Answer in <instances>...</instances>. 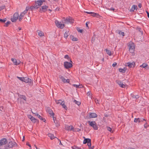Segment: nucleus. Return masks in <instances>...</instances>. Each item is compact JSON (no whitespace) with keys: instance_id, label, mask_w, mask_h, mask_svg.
I'll list each match as a JSON object with an SVG mask.
<instances>
[{"instance_id":"obj_1","label":"nucleus","mask_w":149,"mask_h":149,"mask_svg":"<svg viewBox=\"0 0 149 149\" xmlns=\"http://www.w3.org/2000/svg\"><path fill=\"white\" fill-rule=\"evenodd\" d=\"M44 0H38L36 1L35 3L33 5V6H31L30 7V9H36L38 8L42 4L43 2H44Z\"/></svg>"},{"instance_id":"obj_2","label":"nucleus","mask_w":149,"mask_h":149,"mask_svg":"<svg viewBox=\"0 0 149 149\" xmlns=\"http://www.w3.org/2000/svg\"><path fill=\"white\" fill-rule=\"evenodd\" d=\"M128 47L129 52L131 53H133L135 51L134 44L132 42H130L128 43Z\"/></svg>"},{"instance_id":"obj_3","label":"nucleus","mask_w":149,"mask_h":149,"mask_svg":"<svg viewBox=\"0 0 149 149\" xmlns=\"http://www.w3.org/2000/svg\"><path fill=\"white\" fill-rule=\"evenodd\" d=\"M89 125L92 127L94 130H97L98 129V127L95 121H88V122Z\"/></svg>"},{"instance_id":"obj_4","label":"nucleus","mask_w":149,"mask_h":149,"mask_svg":"<svg viewBox=\"0 0 149 149\" xmlns=\"http://www.w3.org/2000/svg\"><path fill=\"white\" fill-rule=\"evenodd\" d=\"M64 22L66 24H68L69 23H72L74 22V20L72 18L70 17H67L66 18H64Z\"/></svg>"},{"instance_id":"obj_5","label":"nucleus","mask_w":149,"mask_h":149,"mask_svg":"<svg viewBox=\"0 0 149 149\" xmlns=\"http://www.w3.org/2000/svg\"><path fill=\"white\" fill-rule=\"evenodd\" d=\"M71 63L66 61L64 62V64L65 67L66 69L70 68L72 66V61L70 60Z\"/></svg>"},{"instance_id":"obj_6","label":"nucleus","mask_w":149,"mask_h":149,"mask_svg":"<svg viewBox=\"0 0 149 149\" xmlns=\"http://www.w3.org/2000/svg\"><path fill=\"white\" fill-rule=\"evenodd\" d=\"M19 14L17 13H15L13 15V17L11 18V21L13 22H15L18 19Z\"/></svg>"},{"instance_id":"obj_7","label":"nucleus","mask_w":149,"mask_h":149,"mask_svg":"<svg viewBox=\"0 0 149 149\" xmlns=\"http://www.w3.org/2000/svg\"><path fill=\"white\" fill-rule=\"evenodd\" d=\"M55 22L56 25L58 28L62 29L64 26V24H61V22H58L57 20H56Z\"/></svg>"},{"instance_id":"obj_8","label":"nucleus","mask_w":149,"mask_h":149,"mask_svg":"<svg viewBox=\"0 0 149 149\" xmlns=\"http://www.w3.org/2000/svg\"><path fill=\"white\" fill-rule=\"evenodd\" d=\"M28 10H25L23 12L21 13L18 16V19L19 21H20L23 19L25 14L27 12Z\"/></svg>"},{"instance_id":"obj_9","label":"nucleus","mask_w":149,"mask_h":149,"mask_svg":"<svg viewBox=\"0 0 149 149\" xmlns=\"http://www.w3.org/2000/svg\"><path fill=\"white\" fill-rule=\"evenodd\" d=\"M144 121H146V120L142 118H135L134 119V122L136 123H140L143 122Z\"/></svg>"},{"instance_id":"obj_10","label":"nucleus","mask_w":149,"mask_h":149,"mask_svg":"<svg viewBox=\"0 0 149 149\" xmlns=\"http://www.w3.org/2000/svg\"><path fill=\"white\" fill-rule=\"evenodd\" d=\"M8 141L6 139H3L0 140V146L6 144L7 143Z\"/></svg>"},{"instance_id":"obj_11","label":"nucleus","mask_w":149,"mask_h":149,"mask_svg":"<svg viewBox=\"0 0 149 149\" xmlns=\"http://www.w3.org/2000/svg\"><path fill=\"white\" fill-rule=\"evenodd\" d=\"M59 77L64 83H69L70 82V80L69 79H65L61 75H59Z\"/></svg>"},{"instance_id":"obj_12","label":"nucleus","mask_w":149,"mask_h":149,"mask_svg":"<svg viewBox=\"0 0 149 149\" xmlns=\"http://www.w3.org/2000/svg\"><path fill=\"white\" fill-rule=\"evenodd\" d=\"M116 82L119 85L121 88H124L125 87L126 85L123 84V82L120 81L116 80Z\"/></svg>"},{"instance_id":"obj_13","label":"nucleus","mask_w":149,"mask_h":149,"mask_svg":"<svg viewBox=\"0 0 149 149\" xmlns=\"http://www.w3.org/2000/svg\"><path fill=\"white\" fill-rule=\"evenodd\" d=\"M11 60L13 62L14 64L15 65H18L20 63L19 60H16L15 58H12Z\"/></svg>"},{"instance_id":"obj_14","label":"nucleus","mask_w":149,"mask_h":149,"mask_svg":"<svg viewBox=\"0 0 149 149\" xmlns=\"http://www.w3.org/2000/svg\"><path fill=\"white\" fill-rule=\"evenodd\" d=\"M16 145L17 144L15 142L10 141L8 144V146L10 148H12Z\"/></svg>"},{"instance_id":"obj_15","label":"nucleus","mask_w":149,"mask_h":149,"mask_svg":"<svg viewBox=\"0 0 149 149\" xmlns=\"http://www.w3.org/2000/svg\"><path fill=\"white\" fill-rule=\"evenodd\" d=\"M65 129L68 131H71L73 129V127L72 125H66L65 126Z\"/></svg>"},{"instance_id":"obj_16","label":"nucleus","mask_w":149,"mask_h":149,"mask_svg":"<svg viewBox=\"0 0 149 149\" xmlns=\"http://www.w3.org/2000/svg\"><path fill=\"white\" fill-rule=\"evenodd\" d=\"M97 117V114L94 113H89V118H93Z\"/></svg>"},{"instance_id":"obj_17","label":"nucleus","mask_w":149,"mask_h":149,"mask_svg":"<svg viewBox=\"0 0 149 149\" xmlns=\"http://www.w3.org/2000/svg\"><path fill=\"white\" fill-rule=\"evenodd\" d=\"M31 80L30 79L27 77H23V81H24L26 83H28L29 82H31Z\"/></svg>"},{"instance_id":"obj_18","label":"nucleus","mask_w":149,"mask_h":149,"mask_svg":"<svg viewBox=\"0 0 149 149\" xmlns=\"http://www.w3.org/2000/svg\"><path fill=\"white\" fill-rule=\"evenodd\" d=\"M140 67L143 68H145V69H149L148 64L146 63H143L142 65H140Z\"/></svg>"},{"instance_id":"obj_19","label":"nucleus","mask_w":149,"mask_h":149,"mask_svg":"<svg viewBox=\"0 0 149 149\" xmlns=\"http://www.w3.org/2000/svg\"><path fill=\"white\" fill-rule=\"evenodd\" d=\"M22 100L26 101V97L25 96L23 95H20L19 96V97L18 98V100Z\"/></svg>"},{"instance_id":"obj_20","label":"nucleus","mask_w":149,"mask_h":149,"mask_svg":"<svg viewBox=\"0 0 149 149\" xmlns=\"http://www.w3.org/2000/svg\"><path fill=\"white\" fill-rule=\"evenodd\" d=\"M55 101L57 104H60L61 105L62 104L63 102H64L63 101H62L61 100H55Z\"/></svg>"},{"instance_id":"obj_21","label":"nucleus","mask_w":149,"mask_h":149,"mask_svg":"<svg viewBox=\"0 0 149 149\" xmlns=\"http://www.w3.org/2000/svg\"><path fill=\"white\" fill-rule=\"evenodd\" d=\"M84 139L83 142V143L84 144L88 143L89 141H91V140L90 139H85L84 137Z\"/></svg>"},{"instance_id":"obj_22","label":"nucleus","mask_w":149,"mask_h":149,"mask_svg":"<svg viewBox=\"0 0 149 149\" xmlns=\"http://www.w3.org/2000/svg\"><path fill=\"white\" fill-rule=\"evenodd\" d=\"M127 70L126 68H119V71L120 72L122 73H125Z\"/></svg>"},{"instance_id":"obj_23","label":"nucleus","mask_w":149,"mask_h":149,"mask_svg":"<svg viewBox=\"0 0 149 149\" xmlns=\"http://www.w3.org/2000/svg\"><path fill=\"white\" fill-rule=\"evenodd\" d=\"M47 112H48L52 116H53L54 115V114L52 111L51 109H47Z\"/></svg>"},{"instance_id":"obj_24","label":"nucleus","mask_w":149,"mask_h":149,"mask_svg":"<svg viewBox=\"0 0 149 149\" xmlns=\"http://www.w3.org/2000/svg\"><path fill=\"white\" fill-rule=\"evenodd\" d=\"M38 35L40 36H44V33L42 31H37Z\"/></svg>"},{"instance_id":"obj_25","label":"nucleus","mask_w":149,"mask_h":149,"mask_svg":"<svg viewBox=\"0 0 149 149\" xmlns=\"http://www.w3.org/2000/svg\"><path fill=\"white\" fill-rule=\"evenodd\" d=\"M105 50L107 54L109 56H111V52L110 50L107 49H105Z\"/></svg>"},{"instance_id":"obj_26","label":"nucleus","mask_w":149,"mask_h":149,"mask_svg":"<svg viewBox=\"0 0 149 149\" xmlns=\"http://www.w3.org/2000/svg\"><path fill=\"white\" fill-rule=\"evenodd\" d=\"M91 15L93 16L96 17H98L99 16L98 14L92 12L91 13Z\"/></svg>"},{"instance_id":"obj_27","label":"nucleus","mask_w":149,"mask_h":149,"mask_svg":"<svg viewBox=\"0 0 149 149\" xmlns=\"http://www.w3.org/2000/svg\"><path fill=\"white\" fill-rule=\"evenodd\" d=\"M117 32L118 33L120 36H124L125 35L124 33L118 30L117 31Z\"/></svg>"},{"instance_id":"obj_28","label":"nucleus","mask_w":149,"mask_h":149,"mask_svg":"<svg viewBox=\"0 0 149 149\" xmlns=\"http://www.w3.org/2000/svg\"><path fill=\"white\" fill-rule=\"evenodd\" d=\"M73 85L74 87H75L77 88H81L83 87L82 85L81 84H79V85L76 84H73Z\"/></svg>"},{"instance_id":"obj_29","label":"nucleus","mask_w":149,"mask_h":149,"mask_svg":"<svg viewBox=\"0 0 149 149\" xmlns=\"http://www.w3.org/2000/svg\"><path fill=\"white\" fill-rule=\"evenodd\" d=\"M48 136L52 140L53 139L55 138L54 135L51 133L49 134H48Z\"/></svg>"},{"instance_id":"obj_30","label":"nucleus","mask_w":149,"mask_h":149,"mask_svg":"<svg viewBox=\"0 0 149 149\" xmlns=\"http://www.w3.org/2000/svg\"><path fill=\"white\" fill-rule=\"evenodd\" d=\"M69 35V32L68 31H66L64 34V38H67Z\"/></svg>"},{"instance_id":"obj_31","label":"nucleus","mask_w":149,"mask_h":149,"mask_svg":"<svg viewBox=\"0 0 149 149\" xmlns=\"http://www.w3.org/2000/svg\"><path fill=\"white\" fill-rule=\"evenodd\" d=\"M71 38L73 41H77L78 40L77 38L74 37L73 36L71 37Z\"/></svg>"},{"instance_id":"obj_32","label":"nucleus","mask_w":149,"mask_h":149,"mask_svg":"<svg viewBox=\"0 0 149 149\" xmlns=\"http://www.w3.org/2000/svg\"><path fill=\"white\" fill-rule=\"evenodd\" d=\"M107 129L108 131H110L111 132L113 133V130H112L110 127H107Z\"/></svg>"},{"instance_id":"obj_33","label":"nucleus","mask_w":149,"mask_h":149,"mask_svg":"<svg viewBox=\"0 0 149 149\" xmlns=\"http://www.w3.org/2000/svg\"><path fill=\"white\" fill-rule=\"evenodd\" d=\"M32 113L34 114L36 116H37L41 120H42V118L37 113H33L32 112Z\"/></svg>"},{"instance_id":"obj_34","label":"nucleus","mask_w":149,"mask_h":149,"mask_svg":"<svg viewBox=\"0 0 149 149\" xmlns=\"http://www.w3.org/2000/svg\"><path fill=\"white\" fill-rule=\"evenodd\" d=\"M62 106V107L64 108V109H65L66 110L67 109V107L65 105V102H63L62 104L61 105Z\"/></svg>"},{"instance_id":"obj_35","label":"nucleus","mask_w":149,"mask_h":149,"mask_svg":"<svg viewBox=\"0 0 149 149\" xmlns=\"http://www.w3.org/2000/svg\"><path fill=\"white\" fill-rule=\"evenodd\" d=\"M31 120L33 123H35L37 121V120L35 118L33 117L31 118Z\"/></svg>"},{"instance_id":"obj_36","label":"nucleus","mask_w":149,"mask_h":149,"mask_svg":"<svg viewBox=\"0 0 149 149\" xmlns=\"http://www.w3.org/2000/svg\"><path fill=\"white\" fill-rule=\"evenodd\" d=\"M87 143V145H88L89 148L93 149V148H91V141H90V142L89 141Z\"/></svg>"},{"instance_id":"obj_37","label":"nucleus","mask_w":149,"mask_h":149,"mask_svg":"<svg viewBox=\"0 0 149 149\" xmlns=\"http://www.w3.org/2000/svg\"><path fill=\"white\" fill-rule=\"evenodd\" d=\"M127 65L130 68L132 67L133 66H134L133 64L132 63H127Z\"/></svg>"},{"instance_id":"obj_38","label":"nucleus","mask_w":149,"mask_h":149,"mask_svg":"<svg viewBox=\"0 0 149 149\" xmlns=\"http://www.w3.org/2000/svg\"><path fill=\"white\" fill-rule=\"evenodd\" d=\"M131 9H137V6L135 5H133L132 6Z\"/></svg>"},{"instance_id":"obj_39","label":"nucleus","mask_w":149,"mask_h":149,"mask_svg":"<svg viewBox=\"0 0 149 149\" xmlns=\"http://www.w3.org/2000/svg\"><path fill=\"white\" fill-rule=\"evenodd\" d=\"M10 21H8L5 24L4 26L7 27L8 26L9 24H10Z\"/></svg>"},{"instance_id":"obj_40","label":"nucleus","mask_w":149,"mask_h":149,"mask_svg":"<svg viewBox=\"0 0 149 149\" xmlns=\"http://www.w3.org/2000/svg\"><path fill=\"white\" fill-rule=\"evenodd\" d=\"M48 6L46 5L43 6L42 7V9H47Z\"/></svg>"},{"instance_id":"obj_41","label":"nucleus","mask_w":149,"mask_h":149,"mask_svg":"<svg viewBox=\"0 0 149 149\" xmlns=\"http://www.w3.org/2000/svg\"><path fill=\"white\" fill-rule=\"evenodd\" d=\"M74 102H75L76 104H77L78 105H79L81 104L80 102L77 101L76 100H74Z\"/></svg>"},{"instance_id":"obj_42","label":"nucleus","mask_w":149,"mask_h":149,"mask_svg":"<svg viewBox=\"0 0 149 149\" xmlns=\"http://www.w3.org/2000/svg\"><path fill=\"white\" fill-rule=\"evenodd\" d=\"M6 18H4L3 19H0V22L4 23L6 21Z\"/></svg>"},{"instance_id":"obj_43","label":"nucleus","mask_w":149,"mask_h":149,"mask_svg":"<svg viewBox=\"0 0 149 149\" xmlns=\"http://www.w3.org/2000/svg\"><path fill=\"white\" fill-rule=\"evenodd\" d=\"M146 123H145V124L144 125V127L145 128H147V127H148V126L147 125V123L146 122Z\"/></svg>"},{"instance_id":"obj_44","label":"nucleus","mask_w":149,"mask_h":149,"mask_svg":"<svg viewBox=\"0 0 149 149\" xmlns=\"http://www.w3.org/2000/svg\"><path fill=\"white\" fill-rule=\"evenodd\" d=\"M87 95L89 97H91V94L90 92H88L87 93Z\"/></svg>"},{"instance_id":"obj_45","label":"nucleus","mask_w":149,"mask_h":149,"mask_svg":"<svg viewBox=\"0 0 149 149\" xmlns=\"http://www.w3.org/2000/svg\"><path fill=\"white\" fill-rule=\"evenodd\" d=\"M17 78H18L19 80H21V81H23V77H17Z\"/></svg>"},{"instance_id":"obj_46","label":"nucleus","mask_w":149,"mask_h":149,"mask_svg":"<svg viewBox=\"0 0 149 149\" xmlns=\"http://www.w3.org/2000/svg\"><path fill=\"white\" fill-rule=\"evenodd\" d=\"M4 9H6L5 8V6H2L0 7V10Z\"/></svg>"},{"instance_id":"obj_47","label":"nucleus","mask_w":149,"mask_h":149,"mask_svg":"<svg viewBox=\"0 0 149 149\" xmlns=\"http://www.w3.org/2000/svg\"><path fill=\"white\" fill-rule=\"evenodd\" d=\"M54 117H53V120H54V123L56 124V126H59V125L58 124H56V122H55V120H54Z\"/></svg>"},{"instance_id":"obj_48","label":"nucleus","mask_w":149,"mask_h":149,"mask_svg":"<svg viewBox=\"0 0 149 149\" xmlns=\"http://www.w3.org/2000/svg\"><path fill=\"white\" fill-rule=\"evenodd\" d=\"M77 30L79 32L81 33H82L83 31V29H77Z\"/></svg>"},{"instance_id":"obj_49","label":"nucleus","mask_w":149,"mask_h":149,"mask_svg":"<svg viewBox=\"0 0 149 149\" xmlns=\"http://www.w3.org/2000/svg\"><path fill=\"white\" fill-rule=\"evenodd\" d=\"M72 148L73 149H81L77 147H75V146L72 147Z\"/></svg>"},{"instance_id":"obj_50","label":"nucleus","mask_w":149,"mask_h":149,"mask_svg":"<svg viewBox=\"0 0 149 149\" xmlns=\"http://www.w3.org/2000/svg\"><path fill=\"white\" fill-rule=\"evenodd\" d=\"M95 101L96 102V103H97V104H99V101L97 99H95Z\"/></svg>"},{"instance_id":"obj_51","label":"nucleus","mask_w":149,"mask_h":149,"mask_svg":"<svg viewBox=\"0 0 149 149\" xmlns=\"http://www.w3.org/2000/svg\"><path fill=\"white\" fill-rule=\"evenodd\" d=\"M28 118L30 119V120L31 119V118L33 117V116H31V115H28Z\"/></svg>"},{"instance_id":"obj_52","label":"nucleus","mask_w":149,"mask_h":149,"mask_svg":"<svg viewBox=\"0 0 149 149\" xmlns=\"http://www.w3.org/2000/svg\"><path fill=\"white\" fill-rule=\"evenodd\" d=\"M64 58H67L68 59V58H69V56L68 55H65V56H64Z\"/></svg>"},{"instance_id":"obj_53","label":"nucleus","mask_w":149,"mask_h":149,"mask_svg":"<svg viewBox=\"0 0 149 149\" xmlns=\"http://www.w3.org/2000/svg\"><path fill=\"white\" fill-rule=\"evenodd\" d=\"M116 65H117V63H114L113 64L112 66L113 67H114Z\"/></svg>"},{"instance_id":"obj_54","label":"nucleus","mask_w":149,"mask_h":149,"mask_svg":"<svg viewBox=\"0 0 149 149\" xmlns=\"http://www.w3.org/2000/svg\"><path fill=\"white\" fill-rule=\"evenodd\" d=\"M142 6V4L141 3H139L138 5V7L140 8H141Z\"/></svg>"},{"instance_id":"obj_55","label":"nucleus","mask_w":149,"mask_h":149,"mask_svg":"<svg viewBox=\"0 0 149 149\" xmlns=\"http://www.w3.org/2000/svg\"><path fill=\"white\" fill-rule=\"evenodd\" d=\"M30 7H31V6L30 7H29V6H26L25 9H31L30 8Z\"/></svg>"},{"instance_id":"obj_56","label":"nucleus","mask_w":149,"mask_h":149,"mask_svg":"<svg viewBox=\"0 0 149 149\" xmlns=\"http://www.w3.org/2000/svg\"><path fill=\"white\" fill-rule=\"evenodd\" d=\"M146 12L147 14V16H148V18H149V13L147 11H146Z\"/></svg>"},{"instance_id":"obj_57","label":"nucleus","mask_w":149,"mask_h":149,"mask_svg":"<svg viewBox=\"0 0 149 149\" xmlns=\"http://www.w3.org/2000/svg\"><path fill=\"white\" fill-rule=\"evenodd\" d=\"M85 13L89 14H91V13L92 12H86Z\"/></svg>"},{"instance_id":"obj_58","label":"nucleus","mask_w":149,"mask_h":149,"mask_svg":"<svg viewBox=\"0 0 149 149\" xmlns=\"http://www.w3.org/2000/svg\"><path fill=\"white\" fill-rule=\"evenodd\" d=\"M80 130V129H77V130H76V131L78 132Z\"/></svg>"},{"instance_id":"obj_59","label":"nucleus","mask_w":149,"mask_h":149,"mask_svg":"<svg viewBox=\"0 0 149 149\" xmlns=\"http://www.w3.org/2000/svg\"><path fill=\"white\" fill-rule=\"evenodd\" d=\"M58 140L60 141L59 145H62V144L61 142V141L60 140Z\"/></svg>"},{"instance_id":"obj_60","label":"nucleus","mask_w":149,"mask_h":149,"mask_svg":"<svg viewBox=\"0 0 149 149\" xmlns=\"http://www.w3.org/2000/svg\"><path fill=\"white\" fill-rule=\"evenodd\" d=\"M24 136L23 137V139H22V141H24Z\"/></svg>"},{"instance_id":"obj_61","label":"nucleus","mask_w":149,"mask_h":149,"mask_svg":"<svg viewBox=\"0 0 149 149\" xmlns=\"http://www.w3.org/2000/svg\"><path fill=\"white\" fill-rule=\"evenodd\" d=\"M88 22H86V26L87 27H88Z\"/></svg>"},{"instance_id":"obj_62","label":"nucleus","mask_w":149,"mask_h":149,"mask_svg":"<svg viewBox=\"0 0 149 149\" xmlns=\"http://www.w3.org/2000/svg\"><path fill=\"white\" fill-rule=\"evenodd\" d=\"M134 10H130V11L131 12H133L134 11Z\"/></svg>"},{"instance_id":"obj_63","label":"nucleus","mask_w":149,"mask_h":149,"mask_svg":"<svg viewBox=\"0 0 149 149\" xmlns=\"http://www.w3.org/2000/svg\"><path fill=\"white\" fill-rule=\"evenodd\" d=\"M135 98H138V95H136L135 96Z\"/></svg>"},{"instance_id":"obj_64","label":"nucleus","mask_w":149,"mask_h":149,"mask_svg":"<svg viewBox=\"0 0 149 149\" xmlns=\"http://www.w3.org/2000/svg\"><path fill=\"white\" fill-rule=\"evenodd\" d=\"M27 145H28L29 147H31V146L29 144H27Z\"/></svg>"}]
</instances>
